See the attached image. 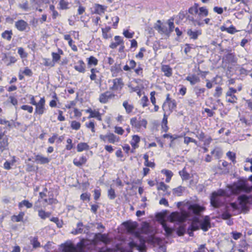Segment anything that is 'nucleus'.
<instances>
[{"label": "nucleus", "mask_w": 252, "mask_h": 252, "mask_svg": "<svg viewBox=\"0 0 252 252\" xmlns=\"http://www.w3.org/2000/svg\"><path fill=\"white\" fill-rule=\"evenodd\" d=\"M123 225L127 231L131 233L133 237V239L128 243L130 248L137 247L139 250H144L145 248V240L139 232L135 231L137 223L134 222L126 221L123 223Z\"/></svg>", "instance_id": "1"}, {"label": "nucleus", "mask_w": 252, "mask_h": 252, "mask_svg": "<svg viewBox=\"0 0 252 252\" xmlns=\"http://www.w3.org/2000/svg\"><path fill=\"white\" fill-rule=\"evenodd\" d=\"M189 13L193 15H196V18H189L194 25L202 26L203 22L202 19L208 15V10L205 7H201L198 8V5L195 3L193 6L190 7L188 10Z\"/></svg>", "instance_id": "2"}, {"label": "nucleus", "mask_w": 252, "mask_h": 252, "mask_svg": "<svg viewBox=\"0 0 252 252\" xmlns=\"http://www.w3.org/2000/svg\"><path fill=\"white\" fill-rule=\"evenodd\" d=\"M87 241L84 239L81 240L76 245H74L71 242L67 241L61 246L62 248V252H87L86 245Z\"/></svg>", "instance_id": "3"}, {"label": "nucleus", "mask_w": 252, "mask_h": 252, "mask_svg": "<svg viewBox=\"0 0 252 252\" xmlns=\"http://www.w3.org/2000/svg\"><path fill=\"white\" fill-rule=\"evenodd\" d=\"M225 195H226V192L223 189H220L217 192H214L211 197V205L215 208L219 207L221 203L220 198Z\"/></svg>", "instance_id": "4"}, {"label": "nucleus", "mask_w": 252, "mask_h": 252, "mask_svg": "<svg viewBox=\"0 0 252 252\" xmlns=\"http://www.w3.org/2000/svg\"><path fill=\"white\" fill-rule=\"evenodd\" d=\"M189 217L188 213L183 212L180 214L178 212H173L169 216V219L171 222L173 221H184Z\"/></svg>", "instance_id": "5"}, {"label": "nucleus", "mask_w": 252, "mask_h": 252, "mask_svg": "<svg viewBox=\"0 0 252 252\" xmlns=\"http://www.w3.org/2000/svg\"><path fill=\"white\" fill-rule=\"evenodd\" d=\"M130 124L137 129H140L142 127L146 128L147 121L144 119L132 118L130 120Z\"/></svg>", "instance_id": "6"}, {"label": "nucleus", "mask_w": 252, "mask_h": 252, "mask_svg": "<svg viewBox=\"0 0 252 252\" xmlns=\"http://www.w3.org/2000/svg\"><path fill=\"white\" fill-rule=\"evenodd\" d=\"M237 92V90L232 87H229L228 90L226 93V99L228 102L231 103H236L237 97L235 94Z\"/></svg>", "instance_id": "7"}, {"label": "nucleus", "mask_w": 252, "mask_h": 252, "mask_svg": "<svg viewBox=\"0 0 252 252\" xmlns=\"http://www.w3.org/2000/svg\"><path fill=\"white\" fill-rule=\"evenodd\" d=\"M45 99L44 97H41L40 100L35 105V113L42 115L45 111Z\"/></svg>", "instance_id": "8"}, {"label": "nucleus", "mask_w": 252, "mask_h": 252, "mask_svg": "<svg viewBox=\"0 0 252 252\" xmlns=\"http://www.w3.org/2000/svg\"><path fill=\"white\" fill-rule=\"evenodd\" d=\"M99 139L101 141L114 144L118 141L116 136L113 133H109L106 135L100 134L99 135Z\"/></svg>", "instance_id": "9"}, {"label": "nucleus", "mask_w": 252, "mask_h": 252, "mask_svg": "<svg viewBox=\"0 0 252 252\" xmlns=\"http://www.w3.org/2000/svg\"><path fill=\"white\" fill-rule=\"evenodd\" d=\"M106 6L99 4H94L93 7L91 8V12L92 13L101 15L104 13L106 10Z\"/></svg>", "instance_id": "10"}, {"label": "nucleus", "mask_w": 252, "mask_h": 252, "mask_svg": "<svg viewBox=\"0 0 252 252\" xmlns=\"http://www.w3.org/2000/svg\"><path fill=\"white\" fill-rule=\"evenodd\" d=\"M113 86L111 89L114 91L121 90L124 86V83L122 78H115L113 80Z\"/></svg>", "instance_id": "11"}, {"label": "nucleus", "mask_w": 252, "mask_h": 252, "mask_svg": "<svg viewBox=\"0 0 252 252\" xmlns=\"http://www.w3.org/2000/svg\"><path fill=\"white\" fill-rule=\"evenodd\" d=\"M204 208L197 204H194L190 205L188 207L189 213L198 214L204 210Z\"/></svg>", "instance_id": "12"}, {"label": "nucleus", "mask_w": 252, "mask_h": 252, "mask_svg": "<svg viewBox=\"0 0 252 252\" xmlns=\"http://www.w3.org/2000/svg\"><path fill=\"white\" fill-rule=\"evenodd\" d=\"M114 95L112 94L108 91H107L104 93L101 94L99 95V100L102 103H107L109 99L112 98Z\"/></svg>", "instance_id": "13"}, {"label": "nucleus", "mask_w": 252, "mask_h": 252, "mask_svg": "<svg viewBox=\"0 0 252 252\" xmlns=\"http://www.w3.org/2000/svg\"><path fill=\"white\" fill-rule=\"evenodd\" d=\"M15 26L18 31L23 32L28 27V24L23 20H20L15 22Z\"/></svg>", "instance_id": "14"}, {"label": "nucleus", "mask_w": 252, "mask_h": 252, "mask_svg": "<svg viewBox=\"0 0 252 252\" xmlns=\"http://www.w3.org/2000/svg\"><path fill=\"white\" fill-rule=\"evenodd\" d=\"M187 33L190 39L195 40L197 39L198 37L201 34L202 32L200 30L193 31L191 29H188Z\"/></svg>", "instance_id": "15"}, {"label": "nucleus", "mask_w": 252, "mask_h": 252, "mask_svg": "<svg viewBox=\"0 0 252 252\" xmlns=\"http://www.w3.org/2000/svg\"><path fill=\"white\" fill-rule=\"evenodd\" d=\"M85 67V63L82 60H79L74 63V69L80 73H84L86 70Z\"/></svg>", "instance_id": "16"}, {"label": "nucleus", "mask_w": 252, "mask_h": 252, "mask_svg": "<svg viewBox=\"0 0 252 252\" xmlns=\"http://www.w3.org/2000/svg\"><path fill=\"white\" fill-rule=\"evenodd\" d=\"M86 112L90 113V116L88 117V118H95L99 121L101 120V116L98 111L89 108L86 110Z\"/></svg>", "instance_id": "17"}, {"label": "nucleus", "mask_w": 252, "mask_h": 252, "mask_svg": "<svg viewBox=\"0 0 252 252\" xmlns=\"http://www.w3.org/2000/svg\"><path fill=\"white\" fill-rule=\"evenodd\" d=\"M95 239L96 240L100 241L106 244L110 242V239L108 237V235L106 234H101L98 233L95 234Z\"/></svg>", "instance_id": "18"}, {"label": "nucleus", "mask_w": 252, "mask_h": 252, "mask_svg": "<svg viewBox=\"0 0 252 252\" xmlns=\"http://www.w3.org/2000/svg\"><path fill=\"white\" fill-rule=\"evenodd\" d=\"M50 159L47 157H44L41 155H37L35 156V161L41 164L48 163L50 162Z\"/></svg>", "instance_id": "19"}, {"label": "nucleus", "mask_w": 252, "mask_h": 252, "mask_svg": "<svg viewBox=\"0 0 252 252\" xmlns=\"http://www.w3.org/2000/svg\"><path fill=\"white\" fill-rule=\"evenodd\" d=\"M114 40L115 41V42H112L111 44L109 45V47L111 49H115L120 44H123L124 41L122 39V37L120 36L116 35L114 37Z\"/></svg>", "instance_id": "20"}, {"label": "nucleus", "mask_w": 252, "mask_h": 252, "mask_svg": "<svg viewBox=\"0 0 252 252\" xmlns=\"http://www.w3.org/2000/svg\"><path fill=\"white\" fill-rule=\"evenodd\" d=\"M161 70L166 77H169L172 75V69L168 65H162Z\"/></svg>", "instance_id": "21"}, {"label": "nucleus", "mask_w": 252, "mask_h": 252, "mask_svg": "<svg viewBox=\"0 0 252 252\" xmlns=\"http://www.w3.org/2000/svg\"><path fill=\"white\" fill-rule=\"evenodd\" d=\"M140 137L137 135H134L132 136V138L130 141V144L133 150L138 148V143L140 142Z\"/></svg>", "instance_id": "22"}, {"label": "nucleus", "mask_w": 252, "mask_h": 252, "mask_svg": "<svg viewBox=\"0 0 252 252\" xmlns=\"http://www.w3.org/2000/svg\"><path fill=\"white\" fill-rule=\"evenodd\" d=\"M186 80L189 81L191 85H194L200 81V78L196 75L188 76Z\"/></svg>", "instance_id": "23"}, {"label": "nucleus", "mask_w": 252, "mask_h": 252, "mask_svg": "<svg viewBox=\"0 0 252 252\" xmlns=\"http://www.w3.org/2000/svg\"><path fill=\"white\" fill-rule=\"evenodd\" d=\"M87 161L86 157L85 156H82L79 158V159L74 158L73 159V163L75 165L79 167L84 164Z\"/></svg>", "instance_id": "24"}, {"label": "nucleus", "mask_w": 252, "mask_h": 252, "mask_svg": "<svg viewBox=\"0 0 252 252\" xmlns=\"http://www.w3.org/2000/svg\"><path fill=\"white\" fill-rule=\"evenodd\" d=\"M167 104L166 102H164L162 108L164 111L163 118L162 121V124L167 125V116L166 115V113L170 112V110H168L166 108Z\"/></svg>", "instance_id": "25"}, {"label": "nucleus", "mask_w": 252, "mask_h": 252, "mask_svg": "<svg viewBox=\"0 0 252 252\" xmlns=\"http://www.w3.org/2000/svg\"><path fill=\"white\" fill-rule=\"evenodd\" d=\"M201 228L204 231H206L208 230V228L210 227V223L207 216L205 217L204 220L201 223Z\"/></svg>", "instance_id": "26"}, {"label": "nucleus", "mask_w": 252, "mask_h": 252, "mask_svg": "<svg viewBox=\"0 0 252 252\" xmlns=\"http://www.w3.org/2000/svg\"><path fill=\"white\" fill-rule=\"evenodd\" d=\"M32 203L30 202L28 200H24L18 204V207L20 209H21L24 207H26L27 209H30L32 208Z\"/></svg>", "instance_id": "27"}, {"label": "nucleus", "mask_w": 252, "mask_h": 252, "mask_svg": "<svg viewBox=\"0 0 252 252\" xmlns=\"http://www.w3.org/2000/svg\"><path fill=\"white\" fill-rule=\"evenodd\" d=\"M83 226V224L82 222L78 223L76 229L72 231L71 233L74 235L85 233V231L84 230V229L82 228Z\"/></svg>", "instance_id": "28"}, {"label": "nucleus", "mask_w": 252, "mask_h": 252, "mask_svg": "<svg viewBox=\"0 0 252 252\" xmlns=\"http://www.w3.org/2000/svg\"><path fill=\"white\" fill-rule=\"evenodd\" d=\"M89 149V146L86 143L81 142L78 144L77 146V150L78 152H81Z\"/></svg>", "instance_id": "29"}, {"label": "nucleus", "mask_w": 252, "mask_h": 252, "mask_svg": "<svg viewBox=\"0 0 252 252\" xmlns=\"http://www.w3.org/2000/svg\"><path fill=\"white\" fill-rule=\"evenodd\" d=\"M161 224L162 225V228L164 230L166 234L167 235H171L173 231L172 228H171V227L168 226L167 225L166 223L164 220H163L161 222Z\"/></svg>", "instance_id": "30"}, {"label": "nucleus", "mask_w": 252, "mask_h": 252, "mask_svg": "<svg viewBox=\"0 0 252 252\" xmlns=\"http://www.w3.org/2000/svg\"><path fill=\"white\" fill-rule=\"evenodd\" d=\"M25 213L21 212L18 215H14L12 217L11 220L13 221L19 222L23 220Z\"/></svg>", "instance_id": "31"}, {"label": "nucleus", "mask_w": 252, "mask_h": 252, "mask_svg": "<svg viewBox=\"0 0 252 252\" xmlns=\"http://www.w3.org/2000/svg\"><path fill=\"white\" fill-rule=\"evenodd\" d=\"M151 230V228L148 223L145 222L142 224L141 227V232L143 233L149 234L150 233Z\"/></svg>", "instance_id": "32"}, {"label": "nucleus", "mask_w": 252, "mask_h": 252, "mask_svg": "<svg viewBox=\"0 0 252 252\" xmlns=\"http://www.w3.org/2000/svg\"><path fill=\"white\" fill-rule=\"evenodd\" d=\"M169 188V186L165 185L163 182H160L157 187V189L158 190H161L163 191L164 192H166L165 194H167L169 195L170 193L167 192V189Z\"/></svg>", "instance_id": "33"}, {"label": "nucleus", "mask_w": 252, "mask_h": 252, "mask_svg": "<svg viewBox=\"0 0 252 252\" xmlns=\"http://www.w3.org/2000/svg\"><path fill=\"white\" fill-rule=\"evenodd\" d=\"M46 206V204H45L44 200H41L40 199H38L37 201H36L34 205V209L35 210H38L42 207H45Z\"/></svg>", "instance_id": "34"}, {"label": "nucleus", "mask_w": 252, "mask_h": 252, "mask_svg": "<svg viewBox=\"0 0 252 252\" xmlns=\"http://www.w3.org/2000/svg\"><path fill=\"white\" fill-rule=\"evenodd\" d=\"M59 8L62 10L67 9L69 8V2L65 0H60Z\"/></svg>", "instance_id": "35"}, {"label": "nucleus", "mask_w": 252, "mask_h": 252, "mask_svg": "<svg viewBox=\"0 0 252 252\" xmlns=\"http://www.w3.org/2000/svg\"><path fill=\"white\" fill-rule=\"evenodd\" d=\"M239 203L244 206L249 202V197L247 195H241L238 198Z\"/></svg>", "instance_id": "36"}, {"label": "nucleus", "mask_w": 252, "mask_h": 252, "mask_svg": "<svg viewBox=\"0 0 252 252\" xmlns=\"http://www.w3.org/2000/svg\"><path fill=\"white\" fill-rule=\"evenodd\" d=\"M87 60L88 65L90 66L92 65L95 66L98 63V60L94 56H91Z\"/></svg>", "instance_id": "37"}, {"label": "nucleus", "mask_w": 252, "mask_h": 252, "mask_svg": "<svg viewBox=\"0 0 252 252\" xmlns=\"http://www.w3.org/2000/svg\"><path fill=\"white\" fill-rule=\"evenodd\" d=\"M12 35V31H5L1 34V36L3 38L5 39L8 41L10 40Z\"/></svg>", "instance_id": "38"}, {"label": "nucleus", "mask_w": 252, "mask_h": 252, "mask_svg": "<svg viewBox=\"0 0 252 252\" xmlns=\"http://www.w3.org/2000/svg\"><path fill=\"white\" fill-rule=\"evenodd\" d=\"M123 105L125 107L127 113H131L133 109V105L128 103L126 101H125L123 102Z\"/></svg>", "instance_id": "39"}, {"label": "nucleus", "mask_w": 252, "mask_h": 252, "mask_svg": "<svg viewBox=\"0 0 252 252\" xmlns=\"http://www.w3.org/2000/svg\"><path fill=\"white\" fill-rule=\"evenodd\" d=\"M143 158L145 159L144 165L146 166L152 168L155 166V163L153 162L149 161V156L147 154H145Z\"/></svg>", "instance_id": "40"}, {"label": "nucleus", "mask_w": 252, "mask_h": 252, "mask_svg": "<svg viewBox=\"0 0 252 252\" xmlns=\"http://www.w3.org/2000/svg\"><path fill=\"white\" fill-rule=\"evenodd\" d=\"M38 216L39 217L42 219H45L47 218H49L50 215L51 213L49 212H46L40 209L38 210Z\"/></svg>", "instance_id": "41"}, {"label": "nucleus", "mask_w": 252, "mask_h": 252, "mask_svg": "<svg viewBox=\"0 0 252 252\" xmlns=\"http://www.w3.org/2000/svg\"><path fill=\"white\" fill-rule=\"evenodd\" d=\"M156 29L161 33L167 34L169 33L167 27L165 26L158 25L156 26Z\"/></svg>", "instance_id": "42"}, {"label": "nucleus", "mask_w": 252, "mask_h": 252, "mask_svg": "<svg viewBox=\"0 0 252 252\" xmlns=\"http://www.w3.org/2000/svg\"><path fill=\"white\" fill-rule=\"evenodd\" d=\"M211 154L214 155L217 158H220L222 155L221 150L218 147L215 148L212 152Z\"/></svg>", "instance_id": "43"}, {"label": "nucleus", "mask_w": 252, "mask_h": 252, "mask_svg": "<svg viewBox=\"0 0 252 252\" xmlns=\"http://www.w3.org/2000/svg\"><path fill=\"white\" fill-rule=\"evenodd\" d=\"M184 190V188L182 186H179L177 188L173 189V192L174 194L177 196H181Z\"/></svg>", "instance_id": "44"}, {"label": "nucleus", "mask_w": 252, "mask_h": 252, "mask_svg": "<svg viewBox=\"0 0 252 252\" xmlns=\"http://www.w3.org/2000/svg\"><path fill=\"white\" fill-rule=\"evenodd\" d=\"M91 72L90 79L92 80H95L96 79V73L99 72V70L96 68H93L91 69Z\"/></svg>", "instance_id": "45"}, {"label": "nucleus", "mask_w": 252, "mask_h": 252, "mask_svg": "<svg viewBox=\"0 0 252 252\" xmlns=\"http://www.w3.org/2000/svg\"><path fill=\"white\" fill-rule=\"evenodd\" d=\"M226 156L233 163H236V155L235 153L229 151L226 153Z\"/></svg>", "instance_id": "46"}, {"label": "nucleus", "mask_w": 252, "mask_h": 252, "mask_svg": "<svg viewBox=\"0 0 252 252\" xmlns=\"http://www.w3.org/2000/svg\"><path fill=\"white\" fill-rule=\"evenodd\" d=\"M70 126L72 129L74 130H78L80 128L81 124L78 122L73 121L71 123Z\"/></svg>", "instance_id": "47"}, {"label": "nucleus", "mask_w": 252, "mask_h": 252, "mask_svg": "<svg viewBox=\"0 0 252 252\" xmlns=\"http://www.w3.org/2000/svg\"><path fill=\"white\" fill-rule=\"evenodd\" d=\"M149 99L147 96H143L140 100V104L143 107H145L148 105Z\"/></svg>", "instance_id": "48"}, {"label": "nucleus", "mask_w": 252, "mask_h": 252, "mask_svg": "<svg viewBox=\"0 0 252 252\" xmlns=\"http://www.w3.org/2000/svg\"><path fill=\"white\" fill-rule=\"evenodd\" d=\"M18 53L21 58H26L28 56V54L25 52L24 49L22 47H19L18 49Z\"/></svg>", "instance_id": "49"}, {"label": "nucleus", "mask_w": 252, "mask_h": 252, "mask_svg": "<svg viewBox=\"0 0 252 252\" xmlns=\"http://www.w3.org/2000/svg\"><path fill=\"white\" fill-rule=\"evenodd\" d=\"M108 196L110 199H114L116 197L115 192L114 189L111 188L108 190Z\"/></svg>", "instance_id": "50"}, {"label": "nucleus", "mask_w": 252, "mask_h": 252, "mask_svg": "<svg viewBox=\"0 0 252 252\" xmlns=\"http://www.w3.org/2000/svg\"><path fill=\"white\" fill-rule=\"evenodd\" d=\"M190 142H192L194 143L195 145H197V142L196 140L189 137H185L184 143L186 144H189V143Z\"/></svg>", "instance_id": "51"}, {"label": "nucleus", "mask_w": 252, "mask_h": 252, "mask_svg": "<svg viewBox=\"0 0 252 252\" xmlns=\"http://www.w3.org/2000/svg\"><path fill=\"white\" fill-rule=\"evenodd\" d=\"M32 244L34 248H37L40 246V243L36 237H34L31 241Z\"/></svg>", "instance_id": "52"}, {"label": "nucleus", "mask_w": 252, "mask_h": 252, "mask_svg": "<svg viewBox=\"0 0 252 252\" xmlns=\"http://www.w3.org/2000/svg\"><path fill=\"white\" fill-rule=\"evenodd\" d=\"M134 34V32H130L127 30H125L123 31L124 35L127 38H132Z\"/></svg>", "instance_id": "53"}, {"label": "nucleus", "mask_w": 252, "mask_h": 252, "mask_svg": "<svg viewBox=\"0 0 252 252\" xmlns=\"http://www.w3.org/2000/svg\"><path fill=\"white\" fill-rule=\"evenodd\" d=\"M21 108L22 110L27 111L30 113H32L33 112V107L30 105H23L21 106Z\"/></svg>", "instance_id": "54"}, {"label": "nucleus", "mask_w": 252, "mask_h": 252, "mask_svg": "<svg viewBox=\"0 0 252 252\" xmlns=\"http://www.w3.org/2000/svg\"><path fill=\"white\" fill-rule=\"evenodd\" d=\"M205 91V89L201 88L199 87L195 88V92L197 96H199L201 94H203Z\"/></svg>", "instance_id": "55"}, {"label": "nucleus", "mask_w": 252, "mask_h": 252, "mask_svg": "<svg viewBox=\"0 0 252 252\" xmlns=\"http://www.w3.org/2000/svg\"><path fill=\"white\" fill-rule=\"evenodd\" d=\"M222 94V88L220 87H217L215 90V93L214 94L216 97H219Z\"/></svg>", "instance_id": "56"}, {"label": "nucleus", "mask_w": 252, "mask_h": 252, "mask_svg": "<svg viewBox=\"0 0 252 252\" xmlns=\"http://www.w3.org/2000/svg\"><path fill=\"white\" fill-rule=\"evenodd\" d=\"M52 61L54 63L58 62L61 59V56H59V54H57L56 53L53 52L52 53Z\"/></svg>", "instance_id": "57"}, {"label": "nucleus", "mask_w": 252, "mask_h": 252, "mask_svg": "<svg viewBox=\"0 0 252 252\" xmlns=\"http://www.w3.org/2000/svg\"><path fill=\"white\" fill-rule=\"evenodd\" d=\"M156 94L155 91H152L150 93V100L153 105H155V104L156 103V99L155 97Z\"/></svg>", "instance_id": "58"}, {"label": "nucleus", "mask_w": 252, "mask_h": 252, "mask_svg": "<svg viewBox=\"0 0 252 252\" xmlns=\"http://www.w3.org/2000/svg\"><path fill=\"white\" fill-rule=\"evenodd\" d=\"M168 26H169L168 32L169 33H170L173 31V29L174 28V24L173 20L170 19L168 20Z\"/></svg>", "instance_id": "59"}, {"label": "nucleus", "mask_w": 252, "mask_h": 252, "mask_svg": "<svg viewBox=\"0 0 252 252\" xmlns=\"http://www.w3.org/2000/svg\"><path fill=\"white\" fill-rule=\"evenodd\" d=\"M134 72L138 75H142L143 68L141 66L140 64H139L138 67L134 69Z\"/></svg>", "instance_id": "60"}, {"label": "nucleus", "mask_w": 252, "mask_h": 252, "mask_svg": "<svg viewBox=\"0 0 252 252\" xmlns=\"http://www.w3.org/2000/svg\"><path fill=\"white\" fill-rule=\"evenodd\" d=\"M86 126L88 128H91L93 132H95L94 124L93 122H90L88 124L86 123Z\"/></svg>", "instance_id": "61"}, {"label": "nucleus", "mask_w": 252, "mask_h": 252, "mask_svg": "<svg viewBox=\"0 0 252 252\" xmlns=\"http://www.w3.org/2000/svg\"><path fill=\"white\" fill-rule=\"evenodd\" d=\"M112 21L113 22V26L114 28H116L117 27L118 23H119V17L116 16L112 17Z\"/></svg>", "instance_id": "62"}, {"label": "nucleus", "mask_w": 252, "mask_h": 252, "mask_svg": "<svg viewBox=\"0 0 252 252\" xmlns=\"http://www.w3.org/2000/svg\"><path fill=\"white\" fill-rule=\"evenodd\" d=\"M226 32L228 33H229L231 34H233L237 32V31L236 30L235 28L233 26H231L230 27L227 28V29H226Z\"/></svg>", "instance_id": "63"}, {"label": "nucleus", "mask_w": 252, "mask_h": 252, "mask_svg": "<svg viewBox=\"0 0 252 252\" xmlns=\"http://www.w3.org/2000/svg\"><path fill=\"white\" fill-rule=\"evenodd\" d=\"M197 252H209L208 249L205 247V245H201L198 248V251Z\"/></svg>", "instance_id": "64"}]
</instances>
